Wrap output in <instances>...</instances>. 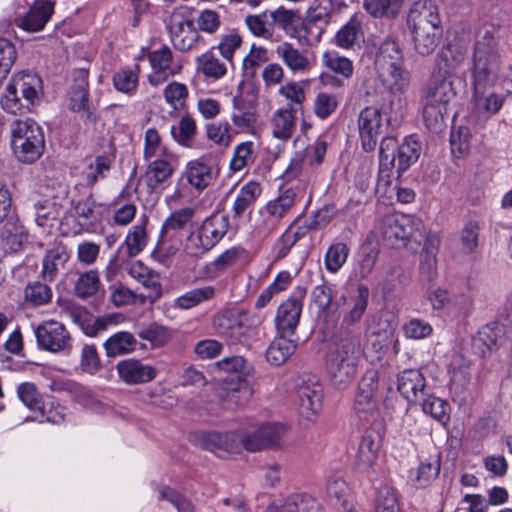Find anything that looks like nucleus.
<instances>
[{"instance_id":"30","label":"nucleus","mask_w":512,"mask_h":512,"mask_svg":"<svg viewBox=\"0 0 512 512\" xmlns=\"http://www.w3.org/2000/svg\"><path fill=\"white\" fill-rule=\"evenodd\" d=\"M297 395L302 413L316 414L321 409L323 395L320 385H301L297 390Z\"/></svg>"},{"instance_id":"60","label":"nucleus","mask_w":512,"mask_h":512,"mask_svg":"<svg viewBox=\"0 0 512 512\" xmlns=\"http://www.w3.org/2000/svg\"><path fill=\"white\" fill-rule=\"evenodd\" d=\"M420 273L428 280L436 274V249L426 240L420 254Z\"/></svg>"},{"instance_id":"29","label":"nucleus","mask_w":512,"mask_h":512,"mask_svg":"<svg viewBox=\"0 0 512 512\" xmlns=\"http://www.w3.org/2000/svg\"><path fill=\"white\" fill-rule=\"evenodd\" d=\"M414 47L421 55H429L434 52L438 46L439 39L442 35V28L436 27L429 29H421L411 31Z\"/></svg>"},{"instance_id":"64","label":"nucleus","mask_w":512,"mask_h":512,"mask_svg":"<svg viewBox=\"0 0 512 512\" xmlns=\"http://www.w3.org/2000/svg\"><path fill=\"white\" fill-rule=\"evenodd\" d=\"M405 336L410 339H423L432 333V327L428 322L420 319H411L403 326Z\"/></svg>"},{"instance_id":"6","label":"nucleus","mask_w":512,"mask_h":512,"mask_svg":"<svg viewBox=\"0 0 512 512\" xmlns=\"http://www.w3.org/2000/svg\"><path fill=\"white\" fill-rule=\"evenodd\" d=\"M219 370L230 374L226 391V401L239 405L252 395L248 377L253 367L242 356L224 358L217 363Z\"/></svg>"},{"instance_id":"7","label":"nucleus","mask_w":512,"mask_h":512,"mask_svg":"<svg viewBox=\"0 0 512 512\" xmlns=\"http://www.w3.org/2000/svg\"><path fill=\"white\" fill-rule=\"evenodd\" d=\"M423 227L419 218L411 215H389L383 220L381 232L385 240L392 246L406 245L407 241L414 240L420 243L424 235L421 232Z\"/></svg>"},{"instance_id":"9","label":"nucleus","mask_w":512,"mask_h":512,"mask_svg":"<svg viewBox=\"0 0 512 512\" xmlns=\"http://www.w3.org/2000/svg\"><path fill=\"white\" fill-rule=\"evenodd\" d=\"M393 105L394 101L389 99L388 105L384 103L381 108L366 107L361 111L358 126L364 151L372 152L375 149L378 137L383 133L382 115H387L388 109L392 110Z\"/></svg>"},{"instance_id":"16","label":"nucleus","mask_w":512,"mask_h":512,"mask_svg":"<svg viewBox=\"0 0 512 512\" xmlns=\"http://www.w3.org/2000/svg\"><path fill=\"white\" fill-rule=\"evenodd\" d=\"M427 96H457L463 92L464 83L461 78L454 77L437 63L427 86Z\"/></svg>"},{"instance_id":"41","label":"nucleus","mask_w":512,"mask_h":512,"mask_svg":"<svg viewBox=\"0 0 512 512\" xmlns=\"http://www.w3.org/2000/svg\"><path fill=\"white\" fill-rule=\"evenodd\" d=\"M196 123L189 115L183 116L177 126L171 127V135L176 142L185 147H192L196 135Z\"/></svg>"},{"instance_id":"58","label":"nucleus","mask_w":512,"mask_h":512,"mask_svg":"<svg viewBox=\"0 0 512 512\" xmlns=\"http://www.w3.org/2000/svg\"><path fill=\"white\" fill-rule=\"evenodd\" d=\"M138 336L143 340L149 341L154 348L164 346L170 338L168 329L157 323H152L147 328L138 332Z\"/></svg>"},{"instance_id":"25","label":"nucleus","mask_w":512,"mask_h":512,"mask_svg":"<svg viewBox=\"0 0 512 512\" xmlns=\"http://www.w3.org/2000/svg\"><path fill=\"white\" fill-rule=\"evenodd\" d=\"M296 346L290 336L278 335L267 348L266 359L270 364L280 366L295 352Z\"/></svg>"},{"instance_id":"17","label":"nucleus","mask_w":512,"mask_h":512,"mask_svg":"<svg viewBox=\"0 0 512 512\" xmlns=\"http://www.w3.org/2000/svg\"><path fill=\"white\" fill-rule=\"evenodd\" d=\"M407 24L410 31L441 27L437 6L431 0L415 2L409 10Z\"/></svg>"},{"instance_id":"42","label":"nucleus","mask_w":512,"mask_h":512,"mask_svg":"<svg viewBox=\"0 0 512 512\" xmlns=\"http://www.w3.org/2000/svg\"><path fill=\"white\" fill-rule=\"evenodd\" d=\"M370 291L365 285H358L357 296L352 298L353 306L349 312L344 316L343 322L347 325H352L359 322L365 313L368 305Z\"/></svg>"},{"instance_id":"33","label":"nucleus","mask_w":512,"mask_h":512,"mask_svg":"<svg viewBox=\"0 0 512 512\" xmlns=\"http://www.w3.org/2000/svg\"><path fill=\"white\" fill-rule=\"evenodd\" d=\"M262 192L259 183L250 181L243 185L233 204L234 217H240L260 196Z\"/></svg>"},{"instance_id":"61","label":"nucleus","mask_w":512,"mask_h":512,"mask_svg":"<svg viewBox=\"0 0 512 512\" xmlns=\"http://www.w3.org/2000/svg\"><path fill=\"white\" fill-rule=\"evenodd\" d=\"M270 16L273 23L284 30H288L301 21V16L298 10L286 9L283 6L272 11Z\"/></svg>"},{"instance_id":"22","label":"nucleus","mask_w":512,"mask_h":512,"mask_svg":"<svg viewBox=\"0 0 512 512\" xmlns=\"http://www.w3.org/2000/svg\"><path fill=\"white\" fill-rule=\"evenodd\" d=\"M425 126L432 132H441L448 119V100L430 98L423 107Z\"/></svg>"},{"instance_id":"40","label":"nucleus","mask_w":512,"mask_h":512,"mask_svg":"<svg viewBox=\"0 0 512 512\" xmlns=\"http://www.w3.org/2000/svg\"><path fill=\"white\" fill-rule=\"evenodd\" d=\"M276 53L293 71H304L309 66L308 59L290 43L284 42L279 45Z\"/></svg>"},{"instance_id":"39","label":"nucleus","mask_w":512,"mask_h":512,"mask_svg":"<svg viewBox=\"0 0 512 512\" xmlns=\"http://www.w3.org/2000/svg\"><path fill=\"white\" fill-rule=\"evenodd\" d=\"M174 168L170 162L157 159L151 162L147 169V185L150 189L155 190L163 184L173 174Z\"/></svg>"},{"instance_id":"11","label":"nucleus","mask_w":512,"mask_h":512,"mask_svg":"<svg viewBox=\"0 0 512 512\" xmlns=\"http://www.w3.org/2000/svg\"><path fill=\"white\" fill-rule=\"evenodd\" d=\"M37 344L40 349L52 353L69 352L71 349V337L65 326L51 320L40 324L35 329Z\"/></svg>"},{"instance_id":"4","label":"nucleus","mask_w":512,"mask_h":512,"mask_svg":"<svg viewBox=\"0 0 512 512\" xmlns=\"http://www.w3.org/2000/svg\"><path fill=\"white\" fill-rule=\"evenodd\" d=\"M10 145L14 157L22 164H33L45 150L42 128L32 119L14 120L10 125Z\"/></svg>"},{"instance_id":"19","label":"nucleus","mask_w":512,"mask_h":512,"mask_svg":"<svg viewBox=\"0 0 512 512\" xmlns=\"http://www.w3.org/2000/svg\"><path fill=\"white\" fill-rule=\"evenodd\" d=\"M168 29L174 48L181 52L191 50L199 38L194 22L177 15L172 16Z\"/></svg>"},{"instance_id":"24","label":"nucleus","mask_w":512,"mask_h":512,"mask_svg":"<svg viewBox=\"0 0 512 512\" xmlns=\"http://www.w3.org/2000/svg\"><path fill=\"white\" fill-rule=\"evenodd\" d=\"M4 220L5 223L0 237L12 251H19L23 247L24 242L27 241L28 233L17 217L10 216L7 213Z\"/></svg>"},{"instance_id":"21","label":"nucleus","mask_w":512,"mask_h":512,"mask_svg":"<svg viewBox=\"0 0 512 512\" xmlns=\"http://www.w3.org/2000/svg\"><path fill=\"white\" fill-rule=\"evenodd\" d=\"M119 377L127 384H139L151 381L156 370L149 366L143 365L139 360L126 359L120 361L116 366Z\"/></svg>"},{"instance_id":"48","label":"nucleus","mask_w":512,"mask_h":512,"mask_svg":"<svg viewBox=\"0 0 512 512\" xmlns=\"http://www.w3.org/2000/svg\"><path fill=\"white\" fill-rule=\"evenodd\" d=\"M195 210L191 207L180 208L173 213L164 221L160 236L167 235L170 231H179L184 229L189 221L193 218Z\"/></svg>"},{"instance_id":"13","label":"nucleus","mask_w":512,"mask_h":512,"mask_svg":"<svg viewBox=\"0 0 512 512\" xmlns=\"http://www.w3.org/2000/svg\"><path fill=\"white\" fill-rule=\"evenodd\" d=\"M229 229V216L227 214L213 213L207 217L198 229L197 249L204 253L212 249L227 233Z\"/></svg>"},{"instance_id":"27","label":"nucleus","mask_w":512,"mask_h":512,"mask_svg":"<svg viewBox=\"0 0 512 512\" xmlns=\"http://www.w3.org/2000/svg\"><path fill=\"white\" fill-rule=\"evenodd\" d=\"M138 341L133 334L121 331L110 336L104 343L108 357H116L128 354L136 350Z\"/></svg>"},{"instance_id":"55","label":"nucleus","mask_w":512,"mask_h":512,"mask_svg":"<svg viewBox=\"0 0 512 512\" xmlns=\"http://www.w3.org/2000/svg\"><path fill=\"white\" fill-rule=\"evenodd\" d=\"M437 58L440 60L439 63L442 67L450 72V70L459 67L464 61L465 52L458 45L448 44L438 53Z\"/></svg>"},{"instance_id":"32","label":"nucleus","mask_w":512,"mask_h":512,"mask_svg":"<svg viewBox=\"0 0 512 512\" xmlns=\"http://www.w3.org/2000/svg\"><path fill=\"white\" fill-rule=\"evenodd\" d=\"M361 39H363L362 24L356 16L351 17L335 35L336 44L346 49L353 47Z\"/></svg>"},{"instance_id":"10","label":"nucleus","mask_w":512,"mask_h":512,"mask_svg":"<svg viewBox=\"0 0 512 512\" xmlns=\"http://www.w3.org/2000/svg\"><path fill=\"white\" fill-rule=\"evenodd\" d=\"M306 288L298 286L277 310L275 324L278 335L293 336L299 324Z\"/></svg>"},{"instance_id":"50","label":"nucleus","mask_w":512,"mask_h":512,"mask_svg":"<svg viewBox=\"0 0 512 512\" xmlns=\"http://www.w3.org/2000/svg\"><path fill=\"white\" fill-rule=\"evenodd\" d=\"M472 134L468 127L460 126L452 130L450 135L451 152L456 157H464L471 148Z\"/></svg>"},{"instance_id":"28","label":"nucleus","mask_w":512,"mask_h":512,"mask_svg":"<svg viewBox=\"0 0 512 512\" xmlns=\"http://www.w3.org/2000/svg\"><path fill=\"white\" fill-rule=\"evenodd\" d=\"M186 177L192 186L202 190L206 188L213 179L212 168L204 157L190 161L187 165Z\"/></svg>"},{"instance_id":"51","label":"nucleus","mask_w":512,"mask_h":512,"mask_svg":"<svg viewBox=\"0 0 512 512\" xmlns=\"http://www.w3.org/2000/svg\"><path fill=\"white\" fill-rule=\"evenodd\" d=\"M123 245L126 246V259L137 256L146 245V232L144 226H133L126 236ZM122 261H125V258H123Z\"/></svg>"},{"instance_id":"62","label":"nucleus","mask_w":512,"mask_h":512,"mask_svg":"<svg viewBox=\"0 0 512 512\" xmlns=\"http://www.w3.org/2000/svg\"><path fill=\"white\" fill-rule=\"evenodd\" d=\"M148 58L155 71L165 73L170 69L172 51L168 46L163 45L160 49L149 52Z\"/></svg>"},{"instance_id":"43","label":"nucleus","mask_w":512,"mask_h":512,"mask_svg":"<svg viewBox=\"0 0 512 512\" xmlns=\"http://www.w3.org/2000/svg\"><path fill=\"white\" fill-rule=\"evenodd\" d=\"M296 193L292 188L283 191L276 199L266 205L267 213L279 220L283 218L295 203Z\"/></svg>"},{"instance_id":"49","label":"nucleus","mask_w":512,"mask_h":512,"mask_svg":"<svg viewBox=\"0 0 512 512\" xmlns=\"http://www.w3.org/2000/svg\"><path fill=\"white\" fill-rule=\"evenodd\" d=\"M326 491L338 510L344 508V503L353 504L349 499V488L341 477H331L327 481Z\"/></svg>"},{"instance_id":"23","label":"nucleus","mask_w":512,"mask_h":512,"mask_svg":"<svg viewBox=\"0 0 512 512\" xmlns=\"http://www.w3.org/2000/svg\"><path fill=\"white\" fill-rule=\"evenodd\" d=\"M53 14V4L47 0L36 1L28 13L21 19L20 27L30 32L44 28Z\"/></svg>"},{"instance_id":"54","label":"nucleus","mask_w":512,"mask_h":512,"mask_svg":"<svg viewBox=\"0 0 512 512\" xmlns=\"http://www.w3.org/2000/svg\"><path fill=\"white\" fill-rule=\"evenodd\" d=\"M349 255V248L346 244L338 242L332 244L325 254L326 269L332 273L337 272L346 262Z\"/></svg>"},{"instance_id":"34","label":"nucleus","mask_w":512,"mask_h":512,"mask_svg":"<svg viewBox=\"0 0 512 512\" xmlns=\"http://www.w3.org/2000/svg\"><path fill=\"white\" fill-rule=\"evenodd\" d=\"M404 0H364L365 10L375 18H396Z\"/></svg>"},{"instance_id":"26","label":"nucleus","mask_w":512,"mask_h":512,"mask_svg":"<svg viewBox=\"0 0 512 512\" xmlns=\"http://www.w3.org/2000/svg\"><path fill=\"white\" fill-rule=\"evenodd\" d=\"M42 88V80L38 75L23 71L13 77L6 90L9 94L14 95L20 91L22 96H38L42 92Z\"/></svg>"},{"instance_id":"63","label":"nucleus","mask_w":512,"mask_h":512,"mask_svg":"<svg viewBox=\"0 0 512 512\" xmlns=\"http://www.w3.org/2000/svg\"><path fill=\"white\" fill-rule=\"evenodd\" d=\"M16 49L7 39H0V73L6 77L16 60Z\"/></svg>"},{"instance_id":"44","label":"nucleus","mask_w":512,"mask_h":512,"mask_svg":"<svg viewBox=\"0 0 512 512\" xmlns=\"http://www.w3.org/2000/svg\"><path fill=\"white\" fill-rule=\"evenodd\" d=\"M17 394L26 407L31 411L38 412L40 416H44V404L41 395L33 383L25 382L20 384L17 388Z\"/></svg>"},{"instance_id":"8","label":"nucleus","mask_w":512,"mask_h":512,"mask_svg":"<svg viewBox=\"0 0 512 512\" xmlns=\"http://www.w3.org/2000/svg\"><path fill=\"white\" fill-rule=\"evenodd\" d=\"M285 427L280 423H264L252 431L236 430L237 451L243 447L249 452H257L278 445Z\"/></svg>"},{"instance_id":"3","label":"nucleus","mask_w":512,"mask_h":512,"mask_svg":"<svg viewBox=\"0 0 512 512\" xmlns=\"http://www.w3.org/2000/svg\"><path fill=\"white\" fill-rule=\"evenodd\" d=\"M361 356L360 340L351 334L341 337L330 349L326 368L330 382L336 389L344 390L354 380Z\"/></svg>"},{"instance_id":"59","label":"nucleus","mask_w":512,"mask_h":512,"mask_svg":"<svg viewBox=\"0 0 512 512\" xmlns=\"http://www.w3.org/2000/svg\"><path fill=\"white\" fill-rule=\"evenodd\" d=\"M323 60L328 68L345 78H349L353 74L352 62L336 52H326L323 56Z\"/></svg>"},{"instance_id":"5","label":"nucleus","mask_w":512,"mask_h":512,"mask_svg":"<svg viewBox=\"0 0 512 512\" xmlns=\"http://www.w3.org/2000/svg\"><path fill=\"white\" fill-rule=\"evenodd\" d=\"M499 55L497 52V40L486 31L476 41L473 54V96H485L487 88L492 83L495 73L499 69Z\"/></svg>"},{"instance_id":"46","label":"nucleus","mask_w":512,"mask_h":512,"mask_svg":"<svg viewBox=\"0 0 512 512\" xmlns=\"http://www.w3.org/2000/svg\"><path fill=\"white\" fill-rule=\"evenodd\" d=\"M26 301L34 306H41L49 303L52 299L51 287L41 281L29 282L24 290Z\"/></svg>"},{"instance_id":"56","label":"nucleus","mask_w":512,"mask_h":512,"mask_svg":"<svg viewBox=\"0 0 512 512\" xmlns=\"http://www.w3.org/2000/svg\"><path fill=\"white\" fill-rule=\"evenodd\" d=\"M332 289L326 284L317 285L311 293V302L318 308V316H328L332 310Z\"/></svg>"},{"instance_id":"20","label":"nucleus","mask_w":512,"mask_h":512,"mask_svg":"<svg viewBox=\"0 0 512 512\" xmlns=\"http://www.w3.org/2000/svg\"><path fill=\"white\" fill-rule=\"evenodd\" d=\"M381 441L382 436L378 430L372 427L365 430L356 456V464L360 471H366L373 465L378 457Z\"/></svg>"},{"instance_id":"2","label":"nucleus","mask_w":512,"mask_h":512,"mask_svg":"<svg viewBox=\"0 0 512 512\" xmlns=\"http://www.w3.org/2000/svg\"><path fill=\"white\" fill-rule=\"evenodd\" d=\"M422 145L415 135H409L399 144L392 136L382 138L379 147V180L390 183L394 171L400 178L420 157Z\"/></svg>"},{"instance_id":"45","label":"nucleus","mask_w":512,"mask_h":512,"mask_svg":"<svg viewBox=\"0 0 512 512\" xmlns=\"http://www.w3.org/2000/svg\"><path fill=\"white\" fill-rule=\"evenodd\" d=\"M415 404H419L422 407V411L434 419L442 421L444 418H447L449 404L445 400L432 395L430 390L426 392V395H423L422 399L417 400Z\"/></svg>"},{"instance_id":"35","label":"nucleus","mask_w":512,"mask_h":512,"mask_svg":"<svg viewBox=\"0 0 512 512\" xmlns=\"http://www.w3.org/2000/svg\"><path fill=\"white\" fill-rule=\"evenodd\" d=\"M215 296L213 286L194 288L175 299V306L180 309H191Z\"/></svg>"},{"instance_id":"1","label":"nucleus","mask_w":512,"mask_h":512,"mask_svg":"<svg viewBox=\"0 0 512 512\" xmlns=\"http://www.w3.org/2000/svg\"><path fill=\"white\" fill-rule=\"evenodd\" d=\"M403 59L399 43L393 38H386L379 46L375 57L378 77L367 81L373 82L375 90H366L365 96L406 93L409 87V73L402 69Z\"/></svg>"},{"instance_id":"37","label":"nucleus","mask_w":512,"mask_h":512,"mask_svg":"<svg viewBox=\"0 0 512 512\" xmlns=\"http://www.w3.org/2000/svg\"><path fill=\"white\" fill-rule=\"evenodd\" d=\"M68 259L69 254L64 248H55L47 251L43 259V269L41 272L43 279L45 281H52L55 278L59 267H63Z\"/></svg>"},{"instance_id":"57","label":"nucleus","mask_w":512,"mask_h":512,"mask_svg":"<svg viewBox=\"0 0 512 512\" xmlns=\"http://www.w3.org/2000/svg\"><path fill=\"white\" fill-rule=\"evenodd\" d=\"M480 227L477 221H469L460 233L461 248L464 253H474L479 244Z\"/></svg>"},{"instance_id":"47","label":"nucleus","mask_w":512,"mask_h":512,"mask_svg":"<svg viewBox=\"0 0 512 512\" xmlns=\"http://www.w3.org/2000/svg\"><path fill=\"white\" fill-rule=\"evenodd\" d=\"M440 455H434L422 461L417 470L416 482L420 487L428 486L440 473Z\"/></svg>"},{"instance_id":"53","label":"nucleus","mask_w":512,"mask_h":512,"mask_svg":"<svg viewBox=\"0 0 512 512\" xmlns=\"http://www.w3.org/2000/svg\"><path fill=\"white\" fill-rule=\"evenodd\" d=\"M197 68L207 77L218 79L226 74V66L211 52H206L196 58Z\"/></svg>"},{"instance_id":"52","label":"nucleus","mask_w":512,"mask_h":512,"mask_svg":"<svg viewBox=\"0 0 512 512\" xmlns=\"http://www.w3.org/2000/svg\"><path fill=\"white\" fill-rule=\"evenodd\" d=\"M375 512H401L398 497L392 487L385 485L378 489Z\"/></svg>"},{"instance_id":"14","label":"nucleus","mask_w":512,"mask_h":512,"mask_svg":"<svg viewBox=\"0 0 512 512\" xmlns=\"http://www.w3.org/2000/svg\"><path fill=\"white\" fill-rule=\"evenodd\" d=\"M190 441L204 450L214 453L237 451V440L234 431H196L190 434Z\"/></svg>"},{"instance_id":"31","label":"nucleus","mask_w":512,"mask_h":512,"mask_svg":"<svg viewBox=\"0 0 512 512\" xmlns=\"http://www.w3.org/2000/svg\"><path fill=\"white\" fill-rule=\"evenodd\" d=\"M272 122V134L275 138L284 141L290 139L295 128V116L292 106L277 110Z\"/></svg>"},{"instance_id":"18","label":"nucleus","mask_w":512,"mask_h":512,"mask_svg":"<svg viewBox=\"0 0 512 512\" xmlns=\"http://www.w3.org/2000/svg\"><path fill=\"white\" fill-rule=\"evenodd\" d=\"M397 390L409 403H415L422 399L430 388L419 370L406 369L397 376Z\"/></svg>"},{"instance_id":"36","label":"nucleus","mask_w":512,"mask_h":512,"mask_svg":"<svg viewBox=\"0 0 512 512\" xmlns=\"http://www.w3.org/2000/svg\"><path fill=\"white\" fill-rule=\"evenodd\" d=\"M100 279L97 270L81 273L74 284V294L82 300L95 295L100 288Z\"/></svg>"},{"instance_id":"15","label":"nucleus","mask_w":512,"mask_h":512,"mask_svg":"<svg viewBox=\"0 0 512 512\" xmlns=\"http://www.w3.org/2000/svg\"><path fill=\"white\" fill-rule=\"evenodd\" d=\"M213 324L218 333L230 339L231 342L246 343L247 339L254 334V328L233 312L218 314L214 317Z\"/></svg>"},{"instance_id":"12","label":"nucleus","mask_w":512,"mask_h":512,"mask_svg":"<svg viewBox=\"0 0 512 512\" xmlns=\"http://www.w3.org/2000/svg\"><path fill=\"white\" fill-rule=\"evenodd\" d=\"M507 342L505 326L491 322L482 326L472 338V348L478 356L486 358L496 353Z\"/></svg>"},{"instance_id":"38","label":"nucleus","mask_w":512,"mask_h":512,"mask_svg":"<svg viewBox=\"0 0 512 512\" xmlns=\"http://www.w3.org/2000/svg\"><path fill=\"white\" fill-rule=\"evenodd\" d=\"M66 106L84 121L95 123L99 119L98 101L92 98H68Z\"/></svg>"}]
</instances>
